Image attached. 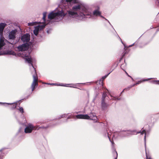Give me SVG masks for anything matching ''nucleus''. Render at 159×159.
Listing matches in <instances>:
<instances>
[{
	"instance_id": "4c0bfd02",
	"label": "nucleus",
	"mask_w": 159,
	"mask_h": 159,
	"mask_svg": "<svg viewBox=\"0 0 159 159\" xmlns=\"http://www.w3.org/2000/svg\"><path fill=\"white\" fill-rule=\"evenodd\" d=\"M47 32L48 33V31H47Z\"/></svg>"
},
{
	"instance_id": "6e6552de",
	"label": "nucleus",
	"mask_w": 159,
	"mask_h": 159,
	"mask_svg": "<svg viewBox=\"0 0 159 159\" xmlns=\"http://www.w3.org/2000/svg\"><path fill=\"white\" fill-rule=\"evenodd\" d=\"M17 30L16 29L11 30L9 33L8 38L9 39H14L16 38Z\"/></svg>"
},
{
	"instance_id": "20e7f679",
	"label": "nucleus",
	"mask_w": 159,
	"mask_h": 159,
	"mask_svg": "<svg viewBox=\"0 0 159 159\" xmlns=\"http://www.w3.org/2000/svg\"><path fill=\"white\" fill-rule=\"evenodd\" d=\"M25 61L29 64L30 66H31L30 67V70L31 71V74L33 75H34L37 76L36 70L32 65L33 59L30 57H26L25 56Z\"/></svg>"
},
{
	"instance_id": "e433bc0d",
	"label": "nucleus",
	"mask_w": 159,
	"mask_h": 159,
	"mask_svg": "<svg viewBox=\"0 0 159 159\" xmlns=\"http://www.w3.org/2000/svg\"><path fill=\"white\" fill-rule=\"evenodd\" d=\"M108 21V22L109 23V24L111 25V24H110V23L109 21Z\"/></svg>"
},
{
	"instance_id": "f8f14e48",
	"label": "nucleus",
	"mask_w": 159,
	"mask_h": 159,
	"mask_svg": "<svg viewBox=\"0 0 159 159\" xmlns=\"http://www.w3.org/2000/svg\"><path fill=\"white\" fill-rule=\"evenodd\" d=\"M43 84H49L51 85H55L57 86H65V87H68V85H70L71 84H50L48 83H43ZM71 85H74V84H71Z\"/></svg>"
},
{
	"instance_id": "ddd939ff",
	"label": "nucleus",
	"mask_w": 159,
	"mask_h": 159,
	"mask_svg": "<svg viewBox=\"0 0 159 159\" xmlns=\"http://www.w3.org/2000/svg\"><path fill=\"white\" fill-rule=\"evenodd\" d=\"M101 12L99 11L98 10H96L93 11V15L94 16H100L101 17L104 18V17H103L101 15Z\"/></svg>"
},
{
	"instance_id": "9d476101",
	"label": "nucleus",
	"mask_w": 159,
	"mask_h": 159,
	"mask_svg": "<svg viewBox=\"0 0 159 159\" xmlns=\"http://www.w3.org/2000/svg\"><path fill=\"white\" fill-rule=\"evenodd\" d=\"M38 77L34 75H33V81L31 85L32 91H33L35 88V86L38 85Z\"/></svg>"
},
{
	"instance_id": "4be33fe9",
	"label": "nucleus",
	"mask_w": 159,
	"mask_h": 159,
	"mask_svg": "<svg viewBox=\"0 0 159 159\" xmlns=\"http://www.w3.org/2000/svg\"><path fill=\"white\" fill-rule=\"evenodd\" d=\"M152 78H149V79H145V80H143V81H148L149 80H150V79H152Z\"/></svg>"
},
{
	"instance_id": "423d86ee",
	"label": "nucleus",
	"mask_w": 159,
	"mask_h": 159,
	"mask_svg": "<svg viewBox=\"0 0 159 159\" xmlns=\"http://www.w3.org/2000/svg\"><path fill=\"white\" fill-rule=\"evenodd\" d=\"M140 133L141 134H144L145 135L144 137V143H145V148H146V133L145 130H143L142 132H136L135 130H128L126 132V133L125 134V136H128L129 134H134L135 133L137 134V133Z\"/></svg>"
},
{
	"instance_id": "a211bd4d",
	"label": "nucleus",
	"mask_w": 159,
	"mask_h": 159,
	"mask_svg": "<svg viewBox=\"0 0 159 159\" xmlns=\"http://www.w3.org/2000/svg\"><path fill=\"white\" fill-rule=\"evenodd\" d=\"M36 22H33L32 23H28V25L29 26H33L35 25V23Z\"/></svg>"
},
{
	"instance_id": "aec40b11",
	"label": "nucleus",
	"mask_w": 159,
	"mask_h": 159,
	"mask_svg": "<svg viewBox=\"0 0 159 159\" xmlns=\"http://www.w3.org/2000/svg\"><path fill=\"white\" fill-rule=\"evenodd\" d=\"M110 72L107 75L103 76L102 77V79L103 80H104L107 76L108 75L110 74Z\"/></svg>"
},
{
	"instance_id": "5701e85b",
	"label": "nucleus",
	"mask_w": 159,
	"mask_h": 159,
	"mask_svg": "<svg viewBox=\"0 0 159 159\" xmlns=\"http://www.w3.org/2000/svg\"><path fill=\"white\" fill-rule=\"evenodd\" d=\"M16 105H17V104H14L13 106V108H16Z\"/></svg>"
},
{
	"instance_id": "0eeeda50",
	"label": "nucleus",
	"mask_w": 159,
	"mask_h": 159,
	"mask_svg": "<svg viewBox=\"0 0 159 159\" xmlns=\"http://www.w3.org/2000/svg\"><path fill=\"white\" fill-rule=\"evenodd\" d=\"M40 127L34 126L32 124H29L27 126L25 129V132L26 133H29L32 132L34 129H39Z\"/></svg>"
},
{
	"instance_id": "bb28decb",
	"label": "nucleus",
	"mask_w": 159,
	"mask_h": 159,
	"mask_svg": "<svg viewBox=\"0 0 159 159\" xmlns=\"http://www.w3.org/2000/svg\"><path fill=\"white\" fill-rule=\"evenodd\" d=\"M141 82H142L141 81H139L136 84H139Z\"/></svg>"
},
{
	"instance_id": "473e14b6",
	"label": "nucleus",
	"mask_w": 159,
	"mask_h": 159,
	"mask_svg": "<svg viewBox=\"0 0 159 159\" xmlns=\"http://www.w3.org/2000/svg\"><path fill=\"white\" fill-rule=\"evenodd\" d=\"M123 66V65H121V68H122V66Z\"/></svg>"
},
{
	"instance_id": "4468645a",
	"label": "nucleus",
	"mask_w": 159,
	"mask_h": 159,
	"mask_svg": "<svg viewBox=\"0 0 159 159\" xmlns=\"http://www.w3.org/2000/svg\"><path fill=\"white\" fill-rule=\"evenodd\" d=\"M102 106L103 109L107 107V104L105 102V100L102 102Z\"/></svg>"
},
{
	"instance_id": "7ed1b4c3",
	"label": "nucleus",
	"mask_w": 159,
	"mask_h": 159,
	"mask_svg": "<svg viewBox=\"0 0 159 159\" xmlns=\"http://www.w3.org/2000/svg\"><path fill=\"white\" fill-rule=\"evenodd\" d=\"M7 24L4 23H0V50L2 49V47L5 45V39L3 37V30ZM4 54L3 52L0 51V55Z\"/></svg>"
},
{
	"instance_id": "f704fd0d",
	"label": "nucleus",
	"mask_w": 159,
	"mask_h": 159,
	"mask_svg": "<svg viewBox=\"0 0 159 159\" xmlns=\"http://www.w3.org/2000/svg\"><path fill=\"white\" fill-rule=\"evenodd\" d=\"M8 104H9V103H8ZM10 104H13V103H10Z\"/></svg>"
},
{
	"instance_id": "a878e982",
	"label": "nucleus",
	"mask_w": 159,
	"mask_h": 159,
	"mask_svg": "<svg viewBox=\"0 0 159 159\" xmlns=\"http://www.w3.org/2000/svg\"><path fill=\"white\" fill-rule=\"evenodd\" d=\"M115 153H116V157L115 158V159H117V153L116 151H115Z\"/></svg>"
},
{
	"instance_id": "f03ea898",
	"label": "nucleus",
	"mask_w": 159,
	"mask_h": 159,
	"mask_svg": "<svg viewBox=\"0 0 159 159\" xmlns=\"http://www.w3.org/2000/svg\"><path fill=\"white\" fill-rule=\"evenodd\" d=\"M47 16V12H44L43 13V19L44 21V23L42 25H38L37 26L34 27V33L35 35L37 36L39 31L43 30L45 26L48 24L50 21L49 20H46L45 18Z\"/></svg>"
},
{
	"instance_id": "f257e3e1",
	"label": "nucleus",
	"mask_w": 159,
	"mask_h": 159,
	"mask_svg": "<svg viewBox=\"0 0 159 159\" xmlns=\"http://www.w3.org/2000/svg\"><path fill=\"white\" fill-rule=\"evenodd\" d=\"M75 4L74 5L70 10H66L62 7L61 10L60 9L57 12L53 11L51 12L48 16L49 20H54L58 21L62 20L64 16L67 15L69 17L78 19L84 20L85 18H90L92 17V14L90 9L88 6L79 0H66L67 3L72 1Z\"/></svg>"
},
{
	"instance_id": "72a5a7b5",
	"label": "nucleus",
	"mask_w": 159,
	"mask_h": 159,
	"mask_svg": "<svg viewBox=\"0 0 159 159\" xmlns=\"http://www.w3.org/2000/svg\"><path fill=\"white\" fill-rule=\"evenodd\" d=\"M110 95L111 97H112V96L111 94H110Z\"/></svg>"
},
{
	"instance_id": "c9c22d12",
	"label": "nucleus",
	"mask_w": 159,
	"mask_h": 159,
	"mask_svg": "<svg viewBox=\"0 0 159 159\" xmlns=\"http://www.w3.org/2000/svg\"><path fill=\"white\" fill-rule=\"evenodd\" d=\"M128 76L130 77V76H129V75H128ZM130 78H131L132 79H133V78L131 77L130 76Z\"/></svg>"
},
{
	"instance_id": "58836bf2",
	"label": "nucleus",
	"mask_w": 159,
	"mask_h": 159,
	"mask_svg": "<svg viewBox=\"0 0 159 159\" xmlns=\"http://www.w3.org/2000/svg\"><path fill=\"white\" fill-rule=\"evenodd\" d=\"M69 87H72V86H69Z\"/></svg>"
},
{
	"instance_id": "39448f33",
	"label": "nucleus",
	"mask_w": 159,
	"mask_h": 159,
	"mask_svg": "<svg viewBox=\"0 0 159 159\" xmlns=\"http://www.w3.org/2000/svg\"><path fill=\"white\" fill-rule=\"evenodd\" d=\"M76 117L77 119H90L92 120H95L97 118L96 116L93 114H90L89 116H88L87 114L78 115H76Z\"/></svg>"
},
{
	"instance_id": "c756f323",
	"label": "nucleus",
	"mask_w": 159,
	"mask_h": 159,
	"mask_svg": "<svg viewBox=\"0 0 159 159\" xmlns=\"http://www.w3.org/2000/svg\"><path fill=\"white\" fill-rule=\"evenodd\" d=\"M110 141L112 143V144H113V143L112 141H111V140H110Z\"/></svg>"
},
{
	"instance_id": "b1692460",
	"label": "nucleus",
	"mask_w": 159,
	"mask_h": 159,
	"mask_svg": "<svg viewBox=\"0 0 159 159\" xmlns=\"http://www.w3.org/2000/svg\"><path fill=\"white\" fill-rule=\"evenodd\" d=\"M66 115L65 114L61 115V117H60V118L64 117H66Z\"/></svg>"
},
{
	"instance_id": "f3484780",
	"label": "nucleus",
	"mask_w": 159,
	"mask_h": 159,
	"mask_svg": "<svg viewBox=\"0 0 159 159\" xmlns=\"http://www.w3.org/2000/svg\"><path fill=\"white\" fill-rule=\"evenodd\" d=\"M4 156V154L1 150H0V159H2Z\"/></svg>"
},
{
	"instance_id": "2eb2a0df",
	"label": "nucleus",
	"mask_w": 159,
	"mask_h": 159,
	"mask_svg": "<svg viewBox=\"0 0 159 159\" xmlns=\"http://www.w3.org/2000/svg\"><path fill=\"white\" fill-rule=\"evenodd\" d=\"M107 96V93L106 92H104L102 94V102H103L105 100V98Z\"/></svg>"
},
{
	"instance_id": "9b49d317",
	"label": "nucleus",
	"mask_w": 159,
	"mask_h": 159,
	"mask_svg": "<svg viewBox=\"0 0 159 159\" xmlns=\"http://www.w3.org/2000/svg\"><path fill=\"white\" fill-rule=\"evenodd\" d=\"M18 50L20 51H24L27 49V45L25 44H23L18 46L17 47Z\"/></svg>"
},
{
	"instance_id": "1a4fd4ad",
	"label": "nucleus",
	"mask_w": 159,
	"mask_h": 159,
	"mask_svg": "<svg viewBox=\"0 0 159 159\" xmlns=\"http://www.w3.org/2000/svg\"><path fill=\"white\" fill-rule=\"evenodd\" d=\"M30 39V35L28 34H26L23 35L21 37V41L24 43L29 42Z\"/></svg>"
},
{
	"instance_id": "412c9836",
	"label": "nucleus",
	"mask_w": 159,
	"mask_h": 159,
	"mask_svg": "<svg viewBox=\"0 0 159 159\" xmlns=\"http://www.w3.org/2000/svg\"><path fill=\"white\" fill-rule=\"evenodd\" d=\"M112 100H116L117 99H118L116 97H113L111 99Z\"/></svg>"
},
{
	"instance_id": "ea45409f",
	"label": "nucleus",
	"mask_w": 159,
	"mask_h": 159,
	"mask_svg": "<svg viewBox=\"0 0 159 159\" xmlns=\"http://www.w3.org/2000/svg\"><path fill=\"white\" fill-rule=\"evenodd\" d=\"M63 1V0H62V1Z\"/></svg>"
},
{
	"instance_id": "c85d7f7f",
	"label": "nucleus",
	"mask_w": 159,
	"mask_h": 159,
	"mask_svg": "<svg viewBox=\"0 0 159 159\" xmlns=\"http://www.w3.org/2000/svg\"><path fill=\"white\" fill-rule=\"evenodd\" d=\"M125 89H124L121 92V94L124 91V90Z\"/></svg>"
},
{
	"instance_id": "dca6fc26",
	"label": "nucleus",
	"mask_w": 159,
	"mask_h": 159,
	"mask_svg": "<svg viewBox=\"0 0 159 159\" xmlns=\"http://www.w3.org/2000/svg\"><path fill=\"white\" fill-rule=\"evenodd\" d=\"M7 53L9 54L12 55H16V53L14 51H8Z\"/></svg>"
},
{
	"instance_id": "393cba45",
	"label": "nucleus",
	"mask_w": 159,
	"mask_h": 159,
	"mask_svg": "<svg viewBox=\"0 0 159 159\" xmlns=\"http://www.w3.org/2000/svg\"><path fill=\"white\" fill-rule=\"evenodd\" d=\"M158 81L157 80H153L152 81V82L154 83H157Z\"/></svg>"
},
{
	"instance_id": "6ab92c4d",
	"label": "nucleus",
	"mask_w": 159,
	"mask_h": 159,
	"mask_svg": "<svg viewBox=\"0 0 159 159\" xmlns=\"http://www.w3.org/2000/svg\"><path fill=\"white\" fill-rule=\"evenodd\" d=\"M19 110L22 113H23L24 112V110L22 107H19Z\"/></svg>"
},
{
	"instance_id": "2f4dec72",
	"label": "nucleus",
	"mask_w": 159,
	"mask_h": 159,
	"mask_svg": "<svg viewBox=\"0 0 159 159\" xmlns=\"http://www.w3.org/2000/svg\"><path fill=\"white\" fill-rule=\"evenodd\" d=\"M158 2L159 3V0H157Z\"/></svg>"
},
{
	"instance_id": "cd10ccee",
	"label": "nucleus",
	"mask_w": 159,
	"mask_h": 159,
	"mask_svg": "<svg viewBox=\"0 0 159 159\" xmlns=\"http://www.w3.org/2000/svg\"><path fill=\"white\" fill-rule=\"evenodd\" d=\"M134 44H133L132 45H129V47H132V46H133L134 45Z\"/></svg>"
},
{
	"instance_id": "7c9ffc66",
	"label": "nucleus",
	"mask_w": 159,
	"mask_h": 159,
	"mask_svg": "<svg viewBox=\"0 0 159 159\" xmlns=\"http://www.w3.org/2000/svg\"><path fill=\"white\" fill-rule=\"evenodd\" d=\"M120 40L121 41V42L122 43H123V42H122V41L121 39L120 38Z\"/></svg>"
}]
</instances>
